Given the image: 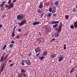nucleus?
<instances>
[{
    "mask_svg": "<svg viewBox=\"0 0 77 77\" xmlns=\"http://www.w3.org/2000/svg\"><path fill=\"white\" fill-rule=\"evenodd\" d=\"M17 18L18 20L21 21L24 18L23 15V14H20L17 16Z\"/></svg>",
    "mask_w": 77,
    "mask_h": 77,
    "instance_id": "f257e3e1",
    "label": "nucleus"
},
{
    "mask_svg": "<svg viewBox=\"0 0 77 77\" xmlns=\"http://www.w3.org/2000/svg\"><path fill=\"white\" fill-rule=\"evenodd\" d=\"M26 20L25 19L23 20L20 23H19V26H21L22 25H23L24 24H25L26 23Z\"/></svg>",
    "mask_w": 77,
    "mask_h": 77,
    "instance_id": "f03ea898",
    "label": "nucleus"
},
{
    "mask_svg": "<svg viewBox=\"0 0 77 77\" xmlns=\"http://www.w3.org/2000/svg\"><path fill=\"white\" fill-rule=\"evenodd\" d=\"M41 48L38 47H37V48L35 49V52L36 53H37L38 52H40L42 50L40 49Z\"/></svg>",
    "mask_w": 77,
    "mask_h": 77,
    "instance_id": "7ed1b4c3",
    "label": "nucleus"
},
{
    "mask_svg": "<svg viewBox=\"0 0 77 77\" xmlns=\"http://www.w3.org/2000/svg\"><path fill=\"white\" fill-rule=\"evenodd\" d=\"M63 56V55L61 56H60L58 57V58L59 59V62H60L62 60H63L64 58Z\"/></svg>",
    "mask_w": 77,
    "mask_h": 77,
    "instance_id": "20e7f679",
    "label": "nucleus"
},
{
    "mask_svg": "<svg viewBox=\"0 0 77 77\" xmlns=\"http://www.w3.org/2000/svg\"><path fill=\"white\" fill-rule=\"evenodd\" d=\"M25 63L27 65H29L30 64V62L29 60H25Z\"/></svg>",
    "mask_w": 77,
    "mask_h": 77,
    "instance_id": "39448f33",
    "label": "nucleus"
},
{
    "mask_svg": "<svg viewBox=\"0 0 77 77\" xmlns=\"http://www.w3.org/2000/svg\"><path fill=\"white\" fill-rule=\"evenodd\" d=\"M14 7V4L13 3H11V4H10L9 5V6L8 7V9H10Z\"/></svg>",
    "mask_w": 77,
    "mask_h": 77,
    "instance_id": "423d86ee",
    "label": "nucleus"
},
{
    "mask_svg": "<svg viewBox=\"0 0 77 77\" xmlns=\"http://www.w3.org/2000/svg\"><path fill=\"white\" fill-rule=\"evenodd\" d=\"M43 3L42 2L41 3H40V5H39L38 6V8L39 9H42V8L43 7Z\"/></svg>",
    "mask_w": 77,
    "mask_h": 77,
    "instance_id": "0eeeda50",
    "label": "nucleus"
},
{
    "mask_svg": "<svg viewBox=\"0 0 77 77\" xmlns=\"http://www.w3.org/2000/svg\"><path fill=\"white\" fill-rule=\"evenodd\" d=\"M59 23V22L58 21H51V24H57Z\"/></svg>",
    "mask_w": 77,
    "mask_h": 77,
    "instance_id": "6e6552de",
    "label": "nucleus"
},
{
    "mask_svg": "<svg viewBox=\"0 0 77 77\" xmlns=\"http://www.w3.org/2000/svg\"><path fill=\"white\" fill-rule=\"evenodd\" d=\"M39 23V22H34L33 23V25L34 26H35L36 25H38Z\"/></svg>",
    "mask_w": 77,
    "mask_h": 77,
    "instance_id": "1a4fd4ad",
    "label": "nucleus"
},
{
    "mask_svg": "<svg viewBox=\"0 0 77 77\" xmlns=\"http://www.w3.org/2000/svg\"><path fill=\"white\" fill-rule=\"evenodd\" d=\"M4 66H5V64H3V66H2V68L0 70L1 72H2L3 71V69L4 67Z\"/></svg>",
    "mask_w": 77,
    "mask_h": 77,
    "instance_id": "9d476101",
    "label": "nucleus"
},
{
    "mask_svg": "<svg viewBox=\"0 0 77 77\" xmlns=\"http://www.w3.org/2000/svg\"><path fill=\"white\" fill-rule=\"evenodd\" d=\"M74 28H77V22H75L74 23Z\"/></svg>",
    "mask_w": 77,
    "mask_h": 77,
    "instance_id": "9b49d317",
    "label": "nucleus"
},
{
    "mask_svg": "<svg viewBox=\"0 0 77 77\" xmlns=\"http://www.w3.org/2000/svg\"><path fill=\"white\" fill-rule=\"evenodd\" d=\"M52 15V14L51 13H50L48 14V15L47 16V17H51V16Z\"/></svg>",
    "mask_w": 77,
    "mask_h": 77,
    "instance_id": "f8f14e48",
    "label": "nucleus"
},
{
    "mask_svg": "<svg viewBox=\"0 0 77 77\" xmlns=\"http://www.w3.org/2000/svg\"><path fill=\"white\" fill-rule=\"evenodd\" d=\"M59 2L58 1L55 2V5L56 6L58 7V6Z\"/></svg>",
    "mask_w": 77,
    "mask_h": 77,
    "instance_id": "ddd939ff",
    "label": "nucleus"
},
{
    "mask_svg": "<svg viewBox=\"0 0 77 77\" xmlns=\"http://www.w3.org/2000/svg\"><path fill=\"white\" fill-rule=\"evenodd\" d=\"M72 10L74 12H76L77 11V9H76L75 8H73Z\"/></svg>",
    "mask_w": 77,
    "mask_h": 77,
    "instance_id": "4468645a",
    "label": "nucleus"
},
{
    "mask_svg": "<svg viewBox=\"0 0 77 77\" xmlns=\"http://www.w3.org/2000/svg\"><path fill=\"white\" fill-rule=\"evenodd\" d=\"M15 31L14 30L13 32L12 33V38H14V36H15Z\"/></svg>",
    "mask_w": 77,
    "mask_h": 77,
    "instance_id": "2eb2a0df",
    "label": "nucleus"
},
{
    "mask_svg": "<svg viewBox=\"0 0 77 77\" xmlns=\"http://www.w3.org/2000/svg\"><path fill=\"white\" fill-rule=\"evenodd\" d=\"M24 62H25V60H23L21 62V65H22V66H24L25 65Z\"/></svg>",
    "mask_w": 77,
    "mask_h": 77,
    "instance_id": "dca6fc26",
    "label": "nucleus"
},
{
    "mask_svg": "<svg viewBox=\"0 0 77 77\" xmlns=\"http://www.w3.org/2000/svg\"><path fill=\"white\" fill-rule=\"evenodd\" d=\"M54 35L56 37H58L59 36V34L57 33H55V34H54Z\"/></svg>",
    "mask_w": 77,
    "mask_h": 77,
    "instance_id": "f3484780",
    "label": "nucleus"
},
{
    "mask_svg": "<svg viewBox=\"0 0 77 77\" xmlns=\"http://www.w3.org/2000/svg\"><path fill=\"white\" fill-rule=\"evenodd\" d=\"M41 37L38 38L37 39V41H38L39 42H40L41 41Z\"/></svg>",
    "mask_w": 77,
    "mask_h": 77,
    "instance_id": "a211bd4d",
    "label": "nucleus"
},
{
    "mask_svg": "<svg viewBox=\"0 0 77 77\" xmlns=\"http://www.w3.org/2000/svg\"><path fill=\"white\" fill-rule=\"evenodd\" d=\"M47 54V52L46 51H45L43 53V55H46Z\"/></svg>",
    "mask_w": 77,
    "mask_h": 77,
    "instance_id": "6ab92c4d",
    "label": "nucleus"
},
{
    "mask_svg": "<svg viewBox=\"0 0 77 77\" xmlns=\"http://www.w3.org/2000/svg\"><path fill=\"white\" fill-rule=\"evenodd\" d=\"M65 18L66 19H68L69 18V17L68 15H66V16H65Z\"/></svg>",
    "mask_w": 77,
    "mask_h": 77,
    "instance_id": "aec40b11",
    "label": "nucleus"
},
{
    "mask_svg": "<svg viewBox=\"0 0 77 77\" xmlns=\"http://www.w3.org/2000/svg\"><path fill=\"white\" fill-rule=\"evenodd\" d=\"M6 47V45H5L4 47H3L2 50H4L5 48Z\"/></svg>",
    "mask_w": 77,
    "mask_h": 77,
    "instance_id": "412c9836",
    "label": "nucleus"
},
{
    "mask_svg": "<svg viewBox=\"0 0 77 77\" xmlns=\"http://www.w3.org/2000/svg\"><path fill=\"white\" fill-rule=\"evenodd\" d=\"M21 72H22L25 73L26 71L24 69H22V70H21Z\"/></svg>",
    "mask_w": 77,
    "mask_h": 77,
    "instance_id": "4be33fe9",
    "label": "nucleus"
},
{
    "mask_svg": "<svg viewBox=\"0 0 77 77\" xmlns=\"http://www.w3.org/2000/svg\"><path fill=\"white\" fill-rule=\"evenodd\" d=\"M38 13H41V12H42V11H41V10L39 9H38Z\"/></svg>",
    "mask_w": 77,
    "mask_h": 77,
    "instance_id": "5701e85b",
    "label": "nucleus"
},
{
    "mask_svg": "<svg viewBox=\"0 0 77 77\" xmlns=\"http://www.w3.org/2000/svg\"><path fill=\"white\" fill-rule=\"evenodd\" d=\"M40 53L39 52L38 54H36V56L37 57H38L40 55Z\"/></svg>",
    "mask_w": 77,
    "mask_h": 77,
    "instance_id": "b1692460",
    "label": "nucleus"
},
{
    "mask_svg": "<svg viewBox=\"0 0 77 77\" xmlns=\"http://www.w3.org/2000/svg\"><path fill=\"white\" fill-rule=\"evenodd\" d=\"M4 6V5L3 4H0V8H2Z\"/></svg>",
    "mask_w": 77,
    "mask_h": 77,
    "instance_id": "393cba45",
    "label": "nucleus"
},
{
    "mask_svg": "<svg viewBox=\"0 0 77 77\" xmlns=\"http://www.w3.org/2000/svg\"><path fill=\"white\" fill-rule=\"evenodd\" d=\"M22 73H21L19 74L18 75V77H22V76L21 75V74Z\"/></svg>",
    "mask_w": 77,
    "mask_h": 77,
    "instance_id": "a878e982",
    "label": "nucleus"
},
{
    "mask_svg": "<svg viewBox=\"0 0 77 77\" xmlns=\"http://www.w3.org/2000/svg\"><path fill=\"white\" fill-rule=\"evenodd\" d=\"M44 58V57L42 56V57H40L39 58L40 59V60H42Z\"/></svg>",
    "mask_w": 77,
    "mask_h": 77,
    "instance_id": "bb28decb",
    "label": "nucleus"
},
{
    "mask_svg": "<svg viewBox=\"0 0 77 77\" xmlns=\"http://www.w3.org/2000/svg\"><path fill=\"white\" fill-rule=\"evenodd\" d=\"M17 31L19 32H21V29L20 28H19L18 29H17Z\"/></svg>",
    "mask_w": 77,
    "mask_h": 77,
    "instance_id": "cd10ccee",
    "label": "nucleus"
},
{
    "mask_svg": "<svg viewBox=\"0 0 77 77\" xmlns=\"http://www.w3.org/2000/svg\"><path fill=\"white\" fill-rule=\"evenodd\" d=\"M56 56V55L55 54H54L52 55V57L53 58H54Z\"/></svg>",
    "mask_w": 77,
    "mask_h": 77,
    "instance_id": "c85d7f7f",
    "label": "nucleus"
},
{
    "mask_svg": "<svg viewBox=\"0 0 77 77\" xmlns=\"http://www.w3.org/2000/svg\"><path fill=\"white\" fill-rule=\"evenodd\" d=\"M9 46L10 47V48H12L13 47V44L10 45H9Z\"/></svg>",
    "mask_w": 77,
    "mask_h": 77,
    "instance_id": "c756f323",
    "label": "nucleus"
},
{
    "mask_svg": "<svg viewBox=\"0 0 77 77\" xmlns=\"http://www.w3.org/2000/svg\"><path fill=\"white\" fill-rule=\"evenodd\" d=\"M66 45H64V50H66Z\"/></svg>",
    "mask_w": 77,
    "mask_h": 77,
    "instance_id": "7c9ffc66",
    "label": "nucleus"
},
{
    "mask_svg": "<svg viewBox=\"0 0 77 77\" xmlns=\"http://www.w3.org/2000/svg\"><path fill=\"white\" fill-rule=\"evenodd\" d=\"M11 0H9L8 2V4L9 5L11 3Z\"/></svg>",
    "mask_w": 77,
    "mask_h": 77,
    "instance_id": "2f4dec72",
    "label": "nucleus"
},
{
    "mask_svg": "<svg viewBox=\"0 0 77 77\" xmlns=\"http://www.w3.org/2000/svg\"><path fill=\"white\" fill-rule=\"evenodd\" d=\"M57 26H58V24H55V25H54L53 26V27H56Z\"/></svg>",
    "mask_w": 77,
    "mask_h": 77,
    "instance_id": "473e14b6",
    "label": "nucleus"
},
{
    "mask_svg": "<svg viewBox=\"0 0 77 77\" xmlns=\"http://www.w3.org/2000/svg\"><path fill=\"white\" fill-rule=\"evenodd\" d=\"M75 70V69L74 68L72 69L71 70V71H70V73H72V72L73 71H74Z\"/></svg>",
    "mask_w": 77,
    "mask_h": 77,
    "instance_id": "72a5a7b5",
    "label": "nucleus"
},
{
    "mask_svg": "<svg viewBox=\"0 0 77 77\" xmlns=\"http://www.w3.org/2000/svg\"><path fill=\"white\" fill-rule=\"evenodd\" d=\"M49 11L50 12H51L52 11V8L51 7L49 8Z\"/></svg>",
    "mask_w": 77,
    "mask_h": 77,
    "instance_id": "f704fd0d",
    "label": "nucleus"
},
{
    "mask_svg": "<svg viewBox=\"0 0 77 77\" xmlns=\"http://www.w3.org/2000/svg\"><path fill=\"white\" fill-rule=\"evenodd\" d=\"M6 1H4L2 2V4L4 5V4H5L6 3Z\"/></svg>",
    "mask_w": 77,
    "mask_h": 77,
    "instance_id": "c9c22d12",
    "label": "nucleus"
},
{
    "mask_svg": "<svg viewBox=\"0 0 77 77\" xmlns=\"http://www.w3.org/2000/svg\"><path fill=\"white\" fill-rule=\"evenodd\" d=\"M4 58V57L3 56L2 57V59L1 60H0L1 62H2V60H3Z\"/></svg>",
    "mask_w": 77,
    "mask_h": 77,
    "instance_id": "e433bc0d",
    "label": "nucleus"
},
{
    "mask_svg": "<svg viewBox=\"0 0 77 77\" xmlns=\"http://www.w3.org/2000/svg\"><path fill=\"white\" fill-rule=\"evenodd\" d=\"M74 26L73 25H71L70 26L71 29H72L74 28Z\"/></svg>",
    "mask_w": 77,
    "mask_h": 77,
    "instance_id": "4c0bfd02",
    "label": "nucleus"
},
{
    "mask_svg": "<svg viewBox=\"0 0 77 77\" xmlns=\"http://www.w3.org/2000/svg\"><path fill=\"white\" fill-rule=\"evenodd\" d=\"M1 8H1V9L2 10V11H4V10L5 9L3 7H1Z\"/></svg>",
    "mask_w": 77,
    "mask_h": 77,
    "instance_id": "58836bf2",
    "label": "nucleus"
},
{
    "mask_svg": "<svg viewBox=\"0 0 77 77\" xmlns=\"http://www.w3.org/2000/svg\"><path fill=\"white\" fill-rule=\"evenodd\" d=\"M16 38H17L19 39V38H20V36L17 35V36H16Z\"/></svg>",
    "mask_w": 77,
    "mask_h": 77,
    "instance_id": "ea45409f",
    "label": "nucleus"
},
{
    "mask_svg": "<svg viewBox=\"0 0 77 77\" xmlns=\"http://www.w3.org/2000/svg\"><path fill=\"white\" fill-rule=\"evenodd\" d=\"M16 1H17V0H13V1H12L13 3L14 2H16Z\"/></svg>",
    "mask_w": 77,
    "mask_h": 77,
    "instance_id": "a19ab883",
    "label": "nucleus"
},
{
    "mask_svg": "<svg viewBox=\"0 0 77 77\" xmlns=\"http://www.w3.org/2000/svg\"><path fill=\"white\" fill-rule=\"evenodd\" d=\"M6 15H3V16H2V18H4L5 17H6Z\"/></svg>",
    "mask_w": 77,
    "mask_h": 77,
    "instance_id": "79ce46f5",
    "label": "nucleus"
},
{
    "mask_svg": "<svg viewBox=\"0 0 77 77\" xmlns=\"http://www.w3.org/2000/svg\"><path fill=\"white\" fill-rule=\"evenodd\" d=\"M8 55H7L6 56H5L4 58H5V59H6L8 57Z\"/></svg>",
    "mask_w": 77,
    "mask_h": 77,
    "instance_id": "37998d69",
    "label": "nucleus"
},
{
    "mask_svg": "<svg viewBox=\"0 0 77 77\" xmlns=\"http://www.w3.org/2000/svg\"><path fill=\"white\" fill-rule=\"evenodd\" d=\"M39 36L40 37L42 36V34L40 32H39V34H38Z\"/></svg>",
    "mask_w": 77,
    "mask_h": 77,
    "instance_id": "c03bdc74",
    "label": "nucleus"
},
{
    "mask_svg": "<svg viewBox=\"0 0 77 77\" xmlns=\"http://www.w3.org/2000/svg\"><path fill=\"white\" fill-rule=\"evenodd\" d=\"M61 31V29H58L57 32H60Z\"/></svg>",
    "mask_w": 77,
    "mask_h": 77,
    "instance_id": "a18cd8bd",
    "label": "nucleus"
},
{
    "mask_svg": "<svg viewBox=\"0 0 77 77\" xmlns=\"http://www.w3.org/2000/svg\"><path fill=\"white\" fill-rule=\"evenodd\" d=\"M56 15H57L56 14H53V16H54V17H56Z\"/></svg>",
    "mask_w": 77,
    "mask_h": 77,
    "instance_id": "49530a36",
    "label": "nucleus"
},
{
    "mask_svg": "<svg viewBox=\"0 0 77 77\" xmlns=\"http://www.w3.org/2000/svg\"><path fill=\"white\" fill-rule=\"evenodd\" d=\"M53 10L54 11H56V8H54L53 9Z\"/></svg>",
    "mask_w": 77,
    "mask_h": 77,
    "instance_id": "de8ad7c7",
    "label": "nucleus"
},
{
    "mask_svg": "<svg viewBox=\"0 0 77 77\" xmlns=\"http://www.w3.org/2000/svg\"><path fill=\"white\" fill-rule=\"evenodd\" d=\"M11 43L14 44V43H15V42L14 41H11Z\"/></svg>",
    "mask_w": 77,
    "mask_h": 77,
    "instance_id": "09e8293b",
    "label": "nucleus"
},
{
    "mask_svg": "<svg viewBox=\"0 0 77 77\" xmlns=\"http://www.w3.org/2000/svg\"><path fill=\"white\" fill-rule=\"evenodd\" d=\"M62 28V26H59V29H61Z\"/></svg>",
    "mask_w": 77,
    "mask_h": 77,
    "instance_id": "8fccbe9b",
    "label": "nucleus"
},
{
    "mask_svg": "<svg viewBox=\"0 0 77 77\" xmlns=\"http://www.w3.org/2000/svg\"><path fill=\"white\" fill-rule=\"evenodd\" d=\"M60 26H63V24H62V23L61 22H60Z\"/></svg>",
    "mask_w": 77,
    "mask_h": 77,
    "instance_id": "3c124183",
    "label": "nucleus"
},
{
    "mask_svg": "<svg viewBox=\"0 0 77 77\" xmlns=\"http://www.w3.org/2000/svg\"><path fill=\"white\" fill-rule=\"evenodd\" d=\"M52 12L53 13H54L55 12V10H52Z\"/></svg>",
    "mask_w": 77,
    "mask_h": 77,
    "instance_id": "603ef678",
    "label": "nucleus"
},
{
    "mask_svg": "<svg viewBox=\"0 0 77 77\" xmlns=\"http://www.w3.org/2000/svg\"><path fill=\"white\" fill-rule=\"evenodd\" d=\"M14 64L13 63L11 64H10V66H11V67Z\"/></svg>",
    "mask_w": 77,
    "mask_h": 77,
    "instance_id": "864d4df0",
    "label": "nucleus"
},
{
    "mask_svg": "<svg viewBox=\"0 0 77 77\" xmlns=\"http://www.w3.org/2000/svg\"><path fill=\"white\" fill-rule=\"evenodd\" d=\"M6 5V6L5 7L7 8H8V5Z\"/></svg>",
    "mask_w": 77,
    "mask_h": 77,
    "instance_id": "5fc2aeb1",
    "label": "nucleus"
},
{
    "mask_svg": "<svg viewBox=\"0 0 77 77\" xmlns=\"http://www.w3.org/2000/svg\"><path fill=\"white\" fill-rule=\"evenodd\" d=\"M55 39H56V38H53L52 39V41H54Z\"/></svg>",
    "mask_w": 77,
    "mask_h": 77,
    "instance_id": "6e6d98bb",
    "label": "nucleus"
},
{
    "mask_svg": "<svg viewBox=\"0 0 77 77\" xmlns=\"http://www.w3.org/2000/svg\"><path fill=\"white\" fill-rule=\"evenodd\" d=\"M43 15H44V14H43V13L41 14V17H42L43 16Z\"/></svg>",
    "mask_w": 77,
    "mask_h": 77,
    "instance_id": "4d7b16f0",
    "label": "nucleus"
},
{
    "mask_svg": "<svg viewBox=\"0 0 77 77\" xmlns=\"http://www.w3.org/2000/svg\"><path fill=\"white\" fill-rule=\"evenodd\" d=\"M2 27V24H0V28H1Z\"/></svg>",
    "mask_w": 77,
    "mask_h": 77,
    "instance_id": "13d9d810",
    "label": "nucleus"
},
{
    "mask_svg": "<svg viewBox=\"0 0 77 77\" xmlns=\"http://www.w3.org/2000/svg\"><path fill=\"white\" fill-rule=\"evenodd\" d=\"M46 32H47V33H48V30H47L46 31Z\"/></svg>",
    "mask_w": 77,
    "mask_h": 77,
    "instance_id": "bf43d9fd",
    "label": "nucleus"
},
{
    "mask_svg": "<svg viewBox=\"0 0 77 77\" xmlns=\"http://www.w3.org/2000/svg\"><path fill=\"white\" fill-rule=\"evenodd\" d=\"M26 74H23V76L24 77H25V75H26Z\"/></svg>",
    "mask_w": 77,
    "mask_h": 77,
    "instance_id": "052dcab7",
    "label": "nucleus"
},
{
    "mask_svg": "<svg viewBox=\"0 0 77 77\" xmlns=\"http://www.w3.org/2000/svg\"><path fill=\"white\" fill-rule=\"evenodd\" d=\"M14 31H15V30L16 29L15 26H14Z\"/></svg>",
    "mask_w": 77,
    "mask_h": 77,
    "instance_id": "680f3d73",
    "label": "nucleus"
},
{
    "mask_svg": "<svg viewBox=\"0 0 77 77\" xmlns=\"http://www.w3.org/2000/svg\"><path fill=\"white\" fill-rule=\"evenodd\" d=\"M9 62H11V60H9L8 61Z\"/></svg>",
    "mask_w": 77,
    "mask_h": 77,
    "instance_id": "e2e57ef3",
    "label": "nucleus"
},
{
    "mask_svg": "<svg viewBox=\"0 0 77 77\" xmlns=\"http://www.w3.org/2000/svg\"><path fill=\"white\" fill-rule=\"evenodd\" d=\"M58 29H55L56 31H57V30H58Z\"/></svg>",
    "mask_w": 77,
    "mask_h": 77,
    "instance_id": "0e129e2a",
    "label": "nucleus"
},
{
    "mask_svg": "<svg viewBox=\"0 0 77 77\" xmlns=\"http://www.w3.org/2000/svg\"><path fill=\"white\" fill-rule=\"evenodd\" d=\"M29 56H31V54H29Z\"/></svg>",
    "mask_w": 77,
    "mask_h": 77,
    "instance_id": "69168bd1",
    "label": "nucleus"
},
{
    "mask_svg": "<svg viewBox=\"0 0 77 77\" xmlns=\"http://www.w3.org/2000/svg\"><path fill=\"white\" fill-rule=\"evenodd\" d=\"M76 76L77 77V74L76 75Z\"/></svg>",
    "mask_w": 77,
    "mask_h": 77,
    "instance_id": "338daca9",
    "label": "nucleus"
},
{
    "mask_svg": "<svg viewBox=\"0 0 77 77\" xmlns=\"http://www.w3.org/2000/svg\"><path fill=\"white\" fill-rule=\"evenodd\" d=\"M76 8H77V5H76Z\"/></svg>",
    "mask_w": 77,
    "mask_h": 77,
    "instance_id": "774afa93",
    "label": "nucleus"
}]
</instances>
